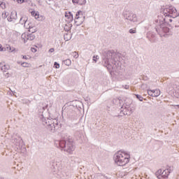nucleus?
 Here are the masks:
<instances>
[{"label": "nucleus", "mask_w": 179, "mask_h": 179, "mask_svg": "<svg viewBox=\"0 0 179 179\" xmlns=\"http://www.w3.org/2000/svg\"><path fill=\"white\" fill-rule=\"evenodd\" d=\"M22 37L24 38V43H26V41H33V40L36 38V36H34V34H29L27 35L22 34Z\"/></svg>", "instance_id": "obj_11"}, {"label": "nucleus", "mask_w": 179, "mask_h": 179, "mask_svg": "<svg viewBox=\"0 0 179 179\" xmlns=\"http://www.w3.org/2000/svg\"><path fill=\"white\" fill-rule=\"evenodd\" d=\"M0 51H3V48H2V45L0 44Z\"/></svg>", "instance_id": "obj_43"}, {"label": "nucleus", "mask_w": 179, "mask_h": 179, "mask_svg": "<svg viewBox=\"0 0 179 179\" xmlns=\"http://www.w3.org/2000/svg\"><path fill=\"white\" fill-rule=\"evenodd\" d=\"M120 104L121 107L120 113H122L123 115H131L134 111H135V106L132 103V100L130 99H126L122 100L121 99H113L110 101V106H115Z\"/></svg>", "instance_id": "obj_3"}, {"label": "nucleus", "mask_w": 179, "mask_h": 179, "mask_svg": "<svg viewBox=\"0 0 179 179\" xmlns=\"http://www.w3.org/2000/svg\"><path fill=\"white\" fill-rule=\"evenodd\" d=\"M152 92V93H155V92H156V90H151Z\"/></svg>", "instance_id": "obj_49"}, {"label": "nucleus", "mask_w": 179, "mask_h": 179, "mask_svg": "<svg viewBox=\"0 0 179 179\" xmlns=\"http://www.w3.org/2000/svg\"><path fill=\"white\" fill-rule=\"evenodd\" d=\"M0 69L2 72H6L10 69V66L9 65L3 64V63H0Z\"/></svg>", "instance_id": "obj_13"}, {"label": "nucleus", "mask_w": 179, "mask_h": 179, "mask_svg": "<svg viewBox=\"0 0 179 179\" xmlns=\"http://www.w3.org/2000/svg\"><path fill=\"white\" fill-rule=\"evenodd\" d=\"M17 3H23L24 2V0H17Z\"/></svg>", "instance_id": "obj_41"}, {"label": "nucleus", "mask_w": 179, "mask_h": 179, "mask_svg": "<svg viewBox=\"0 0 179 179\" xmlns=\"http://www.w3.org/2000/svg\"><path fill=\"white\" fill-rule=\"evenodd\" d=\"M14 15H15V14H12V17H13Z\"/></svg>", "instance_id": "obj_51"}, {"label": "nucleus", "mask_w": 179, "mask_h": 179, "mask_svg": "<svg viewBox=\"0 0 179 179\" xmlns=\"http://www.w3.org/2000/svg\"><path fill=\"white\" fill-rule=\"evenodd\" d=\"M129 159H131L129 154L122 151H118L113 157V160L117 166H126L129 163Z\"/></svg>", "instance_id": "obj_5"}, {"label": "nucleus", "mask_w": 179, "mask_h": 179, "mask_svg": "<svg viewBox=\"0 0 179 179\" xmlns=\"http://www.w3.org/2000/svg\"><path fill=\"white\" fill-rule=\"evenodd\" d=\"M51 170L55 174H57V173H58V166L57 165V162L52 163L51 166Z\"/></svg>", "instance_id": "obj_14"}, {"label": "nucleus", "mask_w": 179, "mask_h": 179, "mask_svg": "<svg viewBox=\"0 0 179 179\" xmlns=\"http://www.w3.org/2000/svg\"><path fill=\"white\" fill-rule=\"evenodd\" d=\"M122 58L120 53H117L114 50L105 51L102 56V64L107 68L111 76L117 80H125L129 79L131 75L125 76V70L121 69V62Z\"/></svg>", "instance_id": "obj_1"}, {"label": "nucleus", "mask_w": 179, "mask_h": 179, "mask_svg": "<svg viewBox=\"0 0 179 179\" xmlns=\"http://www.w3.org/2000/svg\"><path fill=\"white\" fill-rule=\"evenodd\" d=\"M12 15H17L16 12H12L10 14V16L7 18L8 22H12L13 19H15V17H12Z\"/></svg>", "instance_id": "obj_20"}, {"label": "nucleus", "mask_w": 179, "mask_h": 179, "mask_svg": "<svg viewBox=\"0 0 179 179\" xmlns=\"http://www.w3.org/2000/svg\"><path fill=\"white\" fill-rule=\"evenodd\" d=\"M31 13L32 16H34L35 19H38V14L36 11H32Z\"/></svg>", "instance_id": "obj_25"}, {"label": "nucleus", "mask_w": 179, "mask_h": 179, "mask_svg": "<svg viewBox=\"0 0 179 179\" xmlns=\"http://www.w3.org/2000/svg\"><path fill=\"white\" fill-rule=\"evenodd\" d=\"M128 87H129L126 85V89H128Z\"/></svg>", "instance_id": "obj_50"}, {"label": "nucleus", "mask_w": 179, "mask_h": 179, "mask_svg": "<svg viewBox=\"0 0 179 179\" xmlns=\"http://www.w3.org/2000/svg\"><path fill=\"white\" fill-rule=\"evenodd\" d=\"M123 16H124V19H125V20H127V22H133V23H135V22H138L136 14H134L130 11H124L123 13Z\"/></svg>", "instance_id": "obj_8"}, {"label": "nucleus", "mask_w": 179, "mask_h": 179, "mask_svg": "<svg viewBox=\"0 0 179 179\" xmlns=\"http://www.w3.org/2000/svg\"><path fill=\"white\" fill-rule=\"evenodd\" d=\"M23 59H27V56H22Z\"/></svg>", "instance_id": "obj_46"}, {"label": "nucleus", "mask_w": 179, "mask_h": 179, "mask_svg": "<svg viewBox=\"0 0 179 179\" xmlns=\"http://www.w3.org/2000/svg\"><path fill=\"white\" fill-rule=\"evenodd\" d=\"M65 17H68V19H69L70 22H72V20H73V15H72V13H71V12L66 13Z\"/></svg>", "instance_id": "obj_17"}, {"label": "nucleus", "mask_w": 179, "mask_h": 179, "mask_svg": "<svg viewBox=\"0 0 179 179\" xmlns=\"http://www.w3.org/2000/svg\"><path fill=\"white\" fill-rule=\"evenodd\" d=\"M40 119L43 125L47 127L48 129L51 132H54L58 128V120L56 119L45 118L43 114L41 115Z\"/></svg>", "instance_id": "obj_6"}, {"label": "nucleus", "mask_w": 179, "mask_h": 179, "mask_svg": "<svg viewBox=\"0 0 179 179\" xmlns=\"http://www.w3.org/2000/svg\"><path fill=\"white\" fill-rule=\"evenodd\" d=\"M72 55L73 58H76V59L79 58V54H78V52H73Z\"/></svg>", "instance_id": "obj_26"}, {"label": "nucleus", "mask_w": 179, "mask_h": 179, "mask_svg": "<svg viewBox=\"0 0 179 179\" xmlns=\"http://www.w3.org/2000/svg\"><path fill=\"white\" fill-rule=\"evenodd\" d=\"M1 17H2V19H6V17H8V13H3L1 14Z\"/></svg>", "instance_id": "obj_29"}, {"label": "nucleus", "mask_w": 179, "mask_h": 179, "mask_svg": "<svg viewBox=\"0 0 179 179\" xmlns=\"http://www.w3.org/2000/svg\"><path fill=\"white\" fill-rule=\"evenodd\" d=\"M167 170H169V171L170 173H171V171H173V169H171V167H169V169H168Z\"/></svg>", "instance_id": "obj_45"}, {"label": "nucleus", "mask_w": 179, "mask_h": 179, "mask_svg": "<svg viewBox=\"0 0 179 179\" xmlns=\"http://www.w3.org/2000/svg\"><path fill=\"white\" fill-rule=\"evenodd\" d=\"M54 66L56 68V69H58L59 68V64H58L57 62L54 63Z\"/></svg>", "instance_id": "obj_32"}, {"label": "nucleus", "mask_w": 179, "mask_h": 179, "mask_svg": "<svg viewBox=\"0 0 179 179\" xmlns=\"http://www.w3.org/2000/svg\"><path fill=\"white\" fill-rule=\"evenodd\" d=\"M148 94L149 95V96H151V97H154V94H153V92H152V90H148Z\"/></svg>", "instance_id": "obj_30"}, {"label": "nucleus", "mask_w": 179, "mask_h": 179, "mask_svg": "<svg viewBox=\"0 0 179 179\" xmlns=\"http://www.w3.org/2000/svg\"><path fill=\"white\" fill-rule=\"evenodd\" d=\"M7 50H8V51H10V52H13V49H12V47H10V46L7 47Z\"/></svg>", "instance_id": "obj_35"}, {"label": "nucleus", "mask_w": 179, "mask_h": 179, "mask_svg": "<svg viewBox=\"0 0 179 179\" xmlns=\"http://www.w3.org/2000/svg\"><path fill=\"white\" fill-rule=\"evenodd\" d=\"M143 80H148V77H143Z\"/></svg>", "instance_id": "obj_47"}, {"label": "nucleus", "mask_w": 179, "mask_h": 179, "mask_svg": "<svg viewBox=\"0 0 179 179\" xmlns=\"http://www.w3.org/2000/svg\"><path fill=\"white\" fill-rule=\"evenodd\" d=\"M103 177H104L106 179H110V178H108V176H106V175H102Z\"/></svg>", "instance_id": "obj_44"}, {"label": "nucleus", "mask_w": 179, "mask_h": 179, "mask_svg": "<svg viewBox=\"0 0 179 179\" xmlns=\"http://www.w3.org/2000/svg\"><path fill=\"white\" fill-rule=\"evenodd\" d=\"M73 3H77L78 5H86V0H72Z\"/></svg>", "instance_id": "obj_15"}, {"label": "nucleus", "mask_w": 179, "mask_h": 179, "mask_svg": "<svg viewBox=\"0 0 179 179\" xmlns=\"http://www.w3.org/2000/svg\"><path fill=\"white\" fill-rule=\"evenodd\" d=\"M149 36H151V37L152 38H155V34H148V36H147V37L149 38Z\"/></svg>", "instance_id": "obj_36"}, {"label": "nucleus", "mask_w": 179, "mask_h": 179, "mask_svg": "<svg viewBox=\"0 0 179 179\" xmlns=\"http://www.w3.org/2000/svg\"><path fill=\"white\" fill-rule=\"evenodd\" d=\"M174 85H176V84L170 83L168 85V88H167L168 92H172V90H174V88L173 87V86H174Z\"/></svg>", "instance_id": "obj_18"}, {"label": "nucleus", "mask_w": 179, "mask_h": 179, "mask_svg": "<svg viewBox=\"0 0 179 179\" xmlns=\"http://www.w3.org/2000/svg\"><path fill=\"white\" fill-rule=\"evenodd\" d=\"M169 174H170V171H169V169H165L164 171L159 169L156 172L155 176H157V178L159 179H167Z\"/></svg>", "instance_id": "obj_9"}, {"label": "nucleus", "mask_w": 179, "mask_h": 179, "mask_svg": "<svg viewBox=\"0 0 179 179\" xmlns=\"http://www.w3.org/2000/svg\"><path fill=\"white\" fill-rule=\"evenodd\" d=\"M4 76L6 78H9L10 76V74L9 73H4Z\"/></svg>", "instance_id": "obj_39"}, {"label": "nucleus", "mask_w": 179, "mask_h": 179, "mask_svg": "<svg viewBox=\"0 0 179 179\" xmlns=\"http://www.w3.org/2000/svg\"><path fill=\"white\" fill-rule=\"evenodd\" d=\"M64 64L65 65H66L67 66H69V65H71V64H72V62L71 61V59H67L64 61Z\"/></svg>", "instance_id": "obj_22"}, {"label": "nucleus", "mask_w": 179, "mask_h": 179, "mask_svg": "<svg viewBox=\"0 0 179 179\" xmlns=\"http://www.w3.org/2000/svg\"><path fill=\"white\" fill-rule=\"evenodd\" d=\"M97 59H99V56H94L93 57V61L94 62H97Z\"/></svg>", "instance_id": "obj_33"}, {"label": "nucleus", "mask_w": 179, "mask_h": 179, "mask_svg": "<svg viewBox=\"0 0 179 179\" xmlns=\"http://www.w3.org/2000/svg\"><path fill=\"white\" fill-rule=\"evenodd\" d=\"M129 33H130V34H135V33H136V29H131L129 31Z\"/></svg>", "instance_id": "obj_27"}, {"label": "nucleus", "mask_w": 179, "mask_h": 179, "mask_svg": "<svg viewBox=\"0 0 179 179\" xmlns=\"http://www.w3.org/2000/svg\"><path fill=\"white\" fill-rule=\"evenodd\" d=\"M21 65L23 66V68H29V63L27 62H23L21 64Z\"/></svg>", "instance_id": "obj_28"}, {"label": "nucleus", "mask_w": 179, "mask_h": 179, "mask_svg": "<svg viewBox=\"0 0 179 179\" xmlns=\"http://www.w3.org/2000/svg\"><path fill=\"white\" fill-rule=\"evenodd\" d=\"M67 36H68V34H66L64 35V40H66V41H68L69 40H71V38H66Z\"/></svg>", "instance_id": "obj_38"}, {"label": "nucleus", "mask_w": 179, "mask_h": 179, "mask_svg": "<svg viewBox=\"0 0 179 179\" xmlns=\"http://www.w3.org/2000/svg\"><path fill=\"white\" fill-rule=\"evenodd\" d=\"M31 51H32V52H37V49L35 48H31Z\"/></svg>", "instance_id": "obj_37"}, {"label": "nucleus", "mask_w": 179, "mask_h": 179, "mask_svg": "<svg viewBox=\"0 0 179 179\" xmlns=\"http://www.w3.org/2000/svg\"><path fill=\"white\" fill-rule=\"evenodd\" d=\"M154 97H159L160 96V90H155V92L153 93Z\"/></svg>", "instance_id": "obj_19"}, {"label": "nucleus", "mask_w": 179, "mask_h": 179, "mask_svg": "<svg viewBox=\"0 0 179 179\" xmlns=\"http://www.w3.org/2000/svg\"><path fill=\"white\" fill-rule=\"evenodd\" d=\"M173 88L176 93H179V86H178L177 85H173Z\"/></svg>", "instance_id": "obj_21"}, {"label": "nucleus", "mask_w": 179, "mask_h": 179, "mask_svg": "<svg viewBox=\"0 0 179 179\" xmlns=\"http://www.w3.org/2000/svg\"><path fill=\"white\" fill-rule=\"evenodd\" d=\"M64 30L65 31H69L71 30V28H69L68 26H65L64 27Z\"/></svg>", "instance_id": "obj_34"}, {"label": "nucleus", "mask_w": 179, "mask_h": 179, "mask_svg": "<svg viewBox=\"0 0 179 179\" xmlns=\"http://www.w3.org/2000/svg\"><path fill=\"white\" fill-rule=\"evenodd\" d=\"M136 99H138V100H139L140 101H143V97H142V96L139 95V94H135Z\"/></svg>", "instance_id": "obj_24"}, {"label": "nucleus", "mask_w": 179, "mask_h": 179, "mask_svg": "<svg viewBox=\"0 0 179 179\" xmlns=\"http://www.w3.org/2000/svg\"><path fill=\"white\" fill-rule=\"evenodd\" d=\"M54 51H55V49H54V48H50L49 50V52H54Z\"/></svg>", "instance_id": "obj_42"}, {"label": "nucleus", "mask_w": 179, "mask_h": 179, "mask_svg": "<svg viewBox=\"0 0 179 179\" xmlns=\"http://www.w3.org/2000/svg\"><path fill=\"white\" fill-rule=\"evenodd\" d=\"M56 148L67 152V153H72L75 150V145H73V140L68 135L62 136L61 140L55 141Z\"/></svg>", "instance_id": "obj_4"}, {"label": "nucleus", "mask_w": 179, "mask_h": 179, "mask_svg": "<svg viewBox=\"0 0 179 179\" xmlns=\"http://www.w3.org/2000/svg\"><path fill=\"white\" fill-rule=\"evenodd\" d=\"M162 13L165 17L155 21L158 23L155 30L161 37H169L171 34L170 28H169V23H171L173 19L178 17L179 13L177 12V9L172 6L164 8Z\"/></svg>", "instance_id": "obj_2"}, {"label": "nucleus", "mask_w": 179, "mask_h": 179, "mask_svg": "<svg viewBox=\"0 0 179 179\" xmlns=\"http://www.w3.org/2000/svg\"><path fill=\"white\" fill-rule=\"evenodd\" d=\"M47 108H48V104L46 103H42L41 106L38 107V111L41 113H43Z\"/></svg>", "instance_id": "obj_12"}, {"label": "nucleus", "mask_w": 179, "mask_h": 179, "mask_svg": "<svg viewBox=\"0 0 179 179\" xmlns=\"http://www.w3.org/2000/svg\"><path fill=\"white\" fill-rule=\"evenodd\" d=\"M11 142L15 145V149L20 152H26V145L22 137L17 134H13L11 136Z\"/></svg>", "instance_id": "obj_7"}, {"label": "nucleus", "mask_w": 179, "mask_h": 179, "mask_svg": "<svg viewBox=\"0 0 179 179\" xmlns=\"http://www.w3.org/2000/svg\"><path fill=\"white\" fill-rule=\"evenodd\" d=\"M1 179H3V178H1Z\"/></svg>", "instance_id": "obj_54"}, {"label": "nucleus", "mask_w": 179, "mask_h": 179, "mask_svg": "<svg viewBox=\"0 0 179 179\" xmlns=\"http://www.w3.org/2000/svg\"><path fill=\"white\" fill-rule=\"evenodd\" d=\"M54 1V0H47L46 3H48V5H51V1Z\"/></svg>", "instance_id": "obj_40"}, {"label": "nucleus", "mask_w": 179, "mask_h": 179, "mask_svg": "<svg viewBox=\"0 0 179 179\" xmlns=\"http://www.w3.org/2000/svg\"><path fill=\"white\" fill-rule=\"evenodd\" d=\"M85 13L82 10H79L76 13L75 17V22L78 23V24H82L85 22L86 17L84 15Z\"/></svg>", "instance_id": "obj_10"}, {"label": "nucleus", "mask_w": 179, "mask_h": 179, "mask_svg": "<svg viewBox=\"0 0 179 179\" xmlns=\"http://www.w3.org/2000/svg\"><path fill=\"white\" fill-rule=\"evenodd\" d=\"M141 87H142V89H145V84H143V85H141Z\"/></svg>", "instance_id": "obj_48"}, {"label": "nucleus", "mask_w": 179, "mask_h": 179, "mask_svg": "<svg viewBox=\"0 0 179 179\" xmlns=\"http://www.w3.org/2000/svg\"><path fill=\"white\" fill-rule=\"evenodd\" d=\"M0 6H1V8H2V9H5V8H6L5 3L0 1Z\"/></svg>", "instance_id": "obj_31"}, {"label": "nucleus", "mask_w": 179, "mask_h": 179, "mask_svg": "<svg viewBox=\"0 0 179 179\" xmlns=\"http://www.w3.org/2000/svg\"><path fill=\"white\" fill-rule=\"evenodd\" d=\"M29 31L31 33V34H33L37 31V29H33V27H29Z\"/></svg>", "instance_id": "obj_23"}, {"label": "nucleus", "mask_w": 179, "mask_h": 179, "mask_svg": "<svg viewBox=\"0 0 179 179\" xmlns=\"http://www.w3.org/2000/svg\"><path fill=\"white\" fill-rule=\"evenodd\" d=\"M176 106L179 108V105H177Z\"/></svg>", "instance_id": "obj_52"}, {"label": "nucleus", "mask_w": 179, "mask_h": 179, "mask_svg": "<svg viewBox=\"0 0 179 179\" xmlns=\"http://www.w3.org/2000/svg\"><path fill=\"white\" fill-rule=\"evenodd\" d=\"M176 27H178V26L176 25Z\"/></svg>", "instance_id": "obj_53"}, {"label": "nucleus", "mask_w": 179, "mask_h": 179, "mask_svg": "<svg viewBox=\"0 0 179 179\" xmlns=\"http://www.w3.org/2000/svg\"><path fill=\"white\" fill-rule=\"evenodd\" d=\"M20 24H26L27 23V16H22L21 17L20 20Z\"/></svg>", "instance_id": "obj_16"}]
</instances>
